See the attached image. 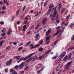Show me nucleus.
<instances>
[{
    "instance_id": "obj_1",
    "label": "nucleus",
    "mask_w": 74,
    "mask_h": 74,
    "mask_svg": "<svg viewBox=\"0 0 74 74\" xmlns=\"http://www.w3.org/2000/svg\"><path fill=\"white\" fill-rule=\"evenodd\" d=\"M57 6L55 7L54 8H53L52 12H51V14L52 13L53 11H54V12L53 13V14H54V15H58V12H57Z\"/></svg>"
},
{
    "instance_id": "obj_2",
    "label": "nucleus",
    "mask_w": 74,
    "mask_h": 74,
    "mask_svg": "<svg viewBox=\"0 0 74 74\" xmlns=\"http://www.w3.org/2000/svg\"><path fill=\"white\" fill-rule=\"evenodd\" d=\"M31 56H28L27 57H26L25 58H24L23 57H22L21 58V59L19 60L18 61L17 63H19L20 62L22 61V60H23V61H25V60H27L28 58H29L30 57H31Z\"/></svg>"
},
{
    "instance_id": "obj_3",
    "label": "nucleus",
    "mask_w": 74,
    "mask_h": 74,
    "mask_svg": "<svg viewBox=\"0 0 74 74\" xmlns=\"http://www.w3.org/2000/svg\"><path fill=\"white\" fill-rule=\"evenodd\" d=\"M12 59H10L9 60V61H7L6 62V66H9L11 64V63H12Z\"/></svg>"
},
{
    "instance_id": "obj_4",
    "label": "nucleus",
    "mask_w": 74,
    "mask_h": 74,
    "mask_svg": "<svg viewBox=\"0 0 74 74\" xmlns=\"http://www.w3.org/2000/svg\"><path fill=\"white\" fill-rule=\"evenodd\" d=\"M40 35H39V34H36L35 36V37L36 38V39H35V41H38V40H39L40 38Z\"/></svg>"
},
{
    "instance_id": "obj_5",
    "label": "nucleus",
    "mask_w": 74,
    "mask_h": 74,
    "mask_svg": "<svg viewBox=\"0 0 74 74\" xmlns=\"http://www.w3.org/2000/svg\"><path fill=\"white\" fill-rule=\"evenodd\" d=\"M54 15V14H53L52 15V14L51 13L50 15V18H52L51 20L52 21H54V19H55V18H56V15Z\"/></svg>"
},
{
    "instance_id": "obj_6",
    "label": "nucleus",
    "mask_w": 74,
    "mask_h": 74,
    "mask_svg": "<svg viewBox=\"0 0 74 74\" xmlns=\"http://www.w3.org/2000/svg\"><path fill=\"white\" fill-rule=\"evenodd\" d=\"M73 63L72 61H70L66 64V68L67 69L71 65V64Z\"/></svg>"
},
{
    "instance_id": "obj_7",
    "label": "nucleus",
    "mask_w": 74,
    "mask_h": 74,
    "mask_svg": "<svg viewBox=\"0 0 74 74\" xmlns=\"http://www.w3.org/2000/svg\"><path fill=\"white\" fill-rule=\"evenodd\" d=\"M29 47L30 48V49H34L35 48V46L33 45V44H31L30 45H29Z\"/></svg>"
},
{
    "instance_id": "obj_8",
    "label": "nucleus",
    "mask_w": 74,
    "mask_h": 74,
    "mask_svg": "<svg viewBox=\"0 0 74 74\" xmlns=\"http://www.w3.org/2000/svg\"><path fill=\"white\" fill-rule=\"evenodd\" d=\"M51 28L49 29L48 31H47L46 33V35L47 36H48V35H49V33H51Z\"/></svg>"
},
{
    "instance_id": "obj_9",
    "label": "nucleus",
    "mask_w": 74,
    "mask_h": 74,
    "mask_svg": "<svg viewBox=\"0 0 74 74\" xmlns=\"http://www.w3.org/2000/svg\"><path fill=\"white\" fill-rule=\"evenodd\" d=\"M48 21V18H43L42 21V23H43V24H45V23H46V21Z\"/></svg>"
},
{
    "instance_id": "obj_10",
    "label": "nucleus",
    "mask_w": 74,
    "mask_h": 74,
    "mask_svg": "<svg viewBox=\"0 0 74 74\" xmlns=\"http://www.w3.org/2000/svg\"><path fill=\"white\" fill-rule=\"evenodd\" d=\"M24 66H25V64H24V63H23V62L22 63L19 65V69H22V68H23V67H24Z\"/></svg>"
},
{
    "instance_id": "obj_11",
    "label": "nucleus",
    "mask_w": 74,
    "mask_h": 74,
    "mask_svg": "<svg viewBox=\"0 0 74 74\" xmlns=\"http://www.w3.org/2000/svg\"><path fill=\"white\" fill-rule=\"evenodd\" d=\"M59 32H60V31H57L56 33H55L53 35L52 38H53V37H55V36H57V35H58V34L59 33Z\"/></svg>"
},
{
    "instance_id": "obj_12",
    "label": "nucleus",
    "mask_w": 74,
    "mask_h": 74,
    "mask_svg": "<svg viewBox=\"0 0 74 74\" xmlns=\"http://www.w3.org/2000/svg\"><path fill=\"white\" fill-rule=\"evenodd\" d=\"M44 68H45V66H43L42 68L40 69L39 71H37V73L38 74H39L40 73V71H43L44 69Z\"/></svg>"
},
{
    "instance_id": "obj_13",
    "label": "nucleus",
    "mask_w": 74,
    "mask_h": 74,
    "mask_svg": "<svg viewBox=\"0 0 74 74\" xmlns=\"http://www.w3.org/2000/svg\"><path fill=\"white\" fill-rule=\"evenodd\" d=\"M73 49H74V46L68 49V51H72V50H73Z\"/></svg>"
},
{
    "instance_id": "obj_14",
    "label": "nucleus",
    "mask_w": 74,
    "mask_h": 74,
    "mask_svg": "<svg viewBox=\"0 0 74 74\" xmlns=\"http://www.w3.org/2000/svg\"><path fill=\"white\" fill-rule=\"evenodd\" d=\"M34 58V57H32L30 58L29 59H28V60H27L26 61H25V63H27L30 61L32 59H33Z\"/></svg>"
},
{
    "instance_id": "obj_15",
    "label": "nucleus",
    "mask_w": 74,
    "mask_h": 74,
    "mask_svg": "<svg viewBox=\"0 0 74 74\" xmlns=\"http://www.w3.org/2000/svg\"><path fill=\"white\" fill-rule=\"evenodd\" d=\"M51 36L50 35V37L49 36H47L46 37V41H48V40H49L50 39H51Z\"/></svg>"
},
{
    "instance_id": "obj_16",
    "label": "nucleus",
    "mask_w": 74,
    "mask_h": 74,
    "mask_svg": "<svg viewBox=\"0 0 74 74\" xmlns=\"http://www.w3.org/2000/svg\"><path fill=\"white\" fill-rule=\"evenodd\" d=\"M27 26V25H23V28L22 29V31H24L25 30V29L27 28V27H26Z\"/></svg>"
},
{
    "instance_id": "obj_17",
    "label": "nucleus",
    "mask_w": 74,
    "mask_h": 74,
    "mask_svg": "<svg viewBox=\"0 0 74 74\" xmlns=\"http://www.w3.org/2000/svg\"><path fill=\"white\" fill-rule=\"evenodd\" d=\"M53 7H54L53 4H50L49 6V9H50L51 10L52 8H53Z\"/></svg>"
},
{
    "instance_id": "obj_18",
    "label": "nucleus",
    "mask_w": 74,
    "mask_h": 74,
    "mask_svg": "<svg viewBox=\"0 0 74 74\" xmlns=\"http://www.w3.org/2000/svg\"><path fill=\"white\" fill-rule=\"evenodd\" d=\"M63 56H60L58 57V61H60V62H60V60H61V59H62V57H63Z\"/></svg>"
},
{
    "instance_id": "obj_19",
    "label": "nucleus",
    "mask_w": 74,
    "mask_h": 74,
    "mask_svg": "<svg viewBox=\"0 0 74 74\" xmlns=\"http://www.w3.org/2000/svg\"><path fill=\"white\" fill-rule=\"evenodd\" d=\"M21 57V56H15L14 58L16 59L17 60L20 59V57Z\"/></svg>"
},
{
    "instance_id": "obj_20",
    "label": "nucleus",
    "mask_w": 74,
    "mask_h": 74,
    "mask_svg": "<svg viewBox=\"0 0 74 74\" xmlns=\"http://www.w3.org/2000/svg\"><path fill=\"white\" fill-rule=\"evenodd\" d=\"M62 3H60V4L59 5V7H58V10H59V12L60 11V8L62 7Z\"/></svg>"
},
{
    "instance_id": "obj_21",
    "label": "nucleus",
    "mask_w": 74,
    "mask_h": 74,
    "mask_svg": "<svg viewBox=\"0 0 74 74\" xmlns=\"http://www.w3.org/2000/svg\"><path fill=\"white\" fill-rule=\"evenodd\" d=\"M36 68L37 69H40V68H41V65H40V64H38L36 66Z\"/></svg>"
},
{
    "instance_id": "obj_22",
    "label": "nucleus",
    "mask_w": 74,
    "mask_h": 74,
    "mask_svg": "<svg viewBox=\"0 0 74 74\" xmlns=\"http://www.w3.org/2000/svg\"><path fill=\"white\" fill-rule=\"evenodd\" d=\"M51 11V9H49L47 12L46 13V14H47V15H48L49 13H50Z\"/></svg>"
},
{
    "instance_id": "obj_23",
    "label": "nucleus",
    "mask_w": 74,
    "mask_h": 74,
    "mask_svg": "<svg viewBox=\"0 0 74 74\" xmlns=\"http://www.w3.org/2000/svg\"><path fill=\"white\" fill-rule=\"evenodd\" d=\"M5 41L4 40H3L2 41L0 42V47H1L2 46V44H3V42Z\"/></svg>"
},
{
    "instance_id": "obj_24",
    "label": "nucleus",
    "mask_w": 74,
    "mask_h": 74,
    "mask_svg": "<svg viewBox=\"0 0 74 74\" xmlns=\"http://www.w3.org/2000/svg\"><path fill=\"white\" fill-rule=\"evenodd\" d=\"M32 42V41H29L28 42H27V43L26 44L25 46L26 47H28V45H29V44H30V43H31Z\"/></svg>"
},
{
    "instance_id": "obj_25",
    "label": "nucleus",
    "mask_w": 74,
    "mask_h": 74,
    "mask_svg": "<svg viewBox=\"0 0 74 74\" xmlns=\"http://www.w3.org/2000/svg\"><path fill=\"white\" fill-rule=\"evenodd\" d=\"M43 58H44V56H39V60H41Z\"/></svg>"
},
{
    "instance_id": "obj_26",
    "label": "nucleus",
    "mask_w": 74,
    "mask_h": 74,
    "mask_svg": "<svg viewBox=\"0 0 74 74\" xmlns=\"http://www.w3.org/2000/svg\"><path fill=\"white\" fill-rule=\"evenodd\" d=\"M57 57H58L57 56H55L54 57H52L51 58V59H53V60L55 59H56V58H57Z\"/></svg>"
},
{
    "instance_id": "obj_27",
    "label": "nucleus",
    "mask_w": 74,
    "mask_h": 74,
    "mask_svg": "<svg viewBox=\"0 0 74 74\" xmlns=\"http://www.w3.org/2000/svg\"><path fill=\"white\" fill-rule=\"evenodd\" d=\"M5 28H3V29L1 30V32H5L6 30L5 29Z\"/></svg>"
},
{
    "instance_id": "obj_28",
    "label": "nucleus",
    "mask_w": 74,
    "mask_h": 74,
    "mask_svg": "<svg viewBox=\"0 0 74 74\" xmlns=\"http://www.w3.org/2000/svg\"><path fill=\"white\" fill-rule=\"evenodd\" d=\"M57 30V31H60V32H59V33H60V32H61V30L60 29L59 30H59V29H60V27H59V26H58V27L56 28Z\"/></svg>"
},
{
    "instance_id": "obj_29",
    "label": "nucleus",
    "mask_w": 74,
    "mask_h": 74,
    "mask_svg": "<svg viewBox=\"0 0 74 74\" xmlns=\"http://www.w3.org/2000/svg\"><path fill=\"white\" fill-rule=\"evenodd\" d=\"M42 42H43V40L42 39H41L39 42V44H42Z\"/></svg>"
},
{
    "instance_id": "obj_30",
    "label": "nucleus",
    "mask_w": 74,
    "mask_h": 74,
    "mask_svg": "<svg viewBox=\"0 0 74 74\" xmlns=\"http://www.w3.org/2000/svg\"><path fill=\"white\" fill-rule=\"evenodd\" d=\"M66 52H64V53H62L60 55V56H65V55H66Z\"/></svg>"
},
{
    "instance_id": "obj_31",
    "label": "nucleus",
    "mask_w": 74,
    "mask_h": 74,
    "mask_svg": "<svg viewBox=\"0 0 74 74\" xmlns=\"http://www.w3.org/2000/svg\"><path fill=\"white\" fill-rule=\"evenodd\" d=\"M11 46H8L5 49V50H7L8 49H10Z\"/></svg>"
},
{
    "instance_id": "obj_32",
    "label": "nucleus",
    "mask_w": 74,
    "mask_h": 74,
    "mask_svg": "<svg viewBox=\"0 0 74 74\" xmlns=\"http://www.w3.org/2000/svg\"><path fill=\"white\" fill-rule=\"evenodd\" d=\"M19 14V12H18V11H16V16H18Z\"/></svg>"
},
{
    "instance_id": "obj_33",
    "label": "nucleus",
    "mask_w": 74,
    "mask_h": 74,
    "mask_svg": "<svg viewBox=\"0 0 74 74\" xmlns=\"http://www.w3.org/2000/svg\"><path fill=\"white\" fill-rule=\"evenodd\" d=\"M23 49V47H19L18 48V51H21V49Z\"/></svg>"
},
{
    "instance_id": "obj_34",
    "label": "nucleus",
    "mask_w": 74,
    "mask_h": 74,
    "mask_svg": "<svg viewBox=\"0 0 74 74\" xmlns=\"http://www.w3.org/2000/svg\"><path fill=\"white\" fill-rule=\"evenodd\" d=\"M43 50V48H40L39 49V52L40 51H42Z\"/></svg>"
},
{
    "instance_id": "obj_35",
    "label": "nucleus",
    "mask_w": 74,
    "mask_h": 74,
    "mask_svg": "<svg viewBox=\"0 0 74 74\" xmlns=\"http://www.w3.org/2000/svg\"><path fill=\"white\" fill-rule=\"evenodd\" d=\"M73 40H74V35H73L71 38V41H73Z\"/></svg>"
},
{
    "instance_id": "obj_36",
    "label": "nucleus",
    "mask_w": 74,
    "mask_h": 74,
    "mask_svg": "<svg viewBox=\"0 0 74 74\" xmlns=\"http://www.w3.org/2000/svg\"><path fill=\"white\" fill-rule=\"evenodd\" d=\"M56 17L55 18L56 19H57L59 18V17L58 16V14L57 13V14L56 15Z\"/></svg>"
},
{
    "instance_id": "obj_37",
    "label": "nucleus",
    "mask_w": 74,
    "mask_h": 74,
    "mask_svg": "<svg viewBox=\"0 0 74 74\" xmlns=\"http://www.w3.org/2000/svg\"><path fill=\"white\" fill-rule=\"evenodd\" d=\"M67 59V56H66L63 59V60L65 61Z\"/></svg>"
},
{
    "instance_id": "obj_38",
    "label": "nucleus",
    "mask_w": 74,
    "mask_h": 74,
    "mask_svg": "<svg viewBox=\"0 0 74 74\" xmlns=\"http://www.w3.org/2000/svg\"><path fill=\"white\" fill-rule=\"evenodd\" d=\"M6 8L4 6V5H3L2 8V10H4Z\"/></svg>"
},
{
    "instance_id": "obj_39",
    "label": "nucleus",
    "mask_w": 74,
    "mask_h": 74,
    "mask_svg": "<svg viewBox=\"0 0 74 74\" xmlns=\"http://www.w3.org/2000/svg\"><path fill=\"white\" fill-rule=\"evenodd\" d=\"M25 20V19H26V20L27 21L29 20V18L27 17V16L25 17V18H24Z\"/></svg>"
},
{
    "instance_id": "obj_40",
    "label": "nucleus",
    "mask_w": 74,
    "mask_h": 74,
    "mask_svg": "<svg viewBox=\"0 0 74 74\" xmlns=\"http://www.w3.org/2000/svg\"><path fill=\"white\" fill-rule=\"evenodd\" d=\"M14 69H18V66L16 65L14 67Z\"/></svg>"
},
{
    "instance_id": "obj_41",
    "label": "nucleus",
    "mask_w": 74,
    "mask_h": 74,
    "mask_svg": "<svg viewBox=\"0 0 74 74\" xmlns=\"http://www.w3.org/2000/svg\"><path fill=\"white\" fill-rule=\"evenodd\" d=\"M29 66H27L25 68V69H24V70H27L28 68H29Z\"/></svg>"
},
{
    "instance_id": "obj_42",
    "label": "nucleus",
    "mask_w": 74,
    "mask_h": 74,
    "mask_svg": "<svg viewBox=\"0 0 74 74\" xmlns=\"http://www.w3.org/2000/svg\"><path fill=\"white\" fill-rule=\"evenodd\" d=\"M48 0L47 1H46L44 4V6H45L47 4V3H48Z\"/></svg>"
},
{
    "instance_id": "obj_43",
    "label": "nucleus",
    "mask_w": 74,
    "mask_h": 74,
    "mask_svg": "<svg viewBox=\"0 0 74 74\" xmlns=\"http://www.w3.org/2000/svg\"><path fill=\"white\" fill-rule=\"evenodd\" d=\"M40 45V44L37 45L36 46H35V48H37V47H39Z\"/></svg>"
},
{
    "instance_id": "obj_44",
    "label": "nucleus",
    "mask_w": 74,
    "mask_h": 74,
    "mask_svg": "<svg viewBox=\"0 0 74 74\" xmlns=\"http://www.w3.org/2000/svg\"><path fill=\"white\" fill-rule=\"evenodd\" d=\"M33 27H34V25H32L31 27L29 28V30H31V29H33Z\"/></svg>"
},
{
    "instance_id": "obj_45",
    "label": "nucleus",
    "mask_w": 74,
    "mask_h": 74,
    "mask_svg": "<svg viewBox=\"0 0 74 74\" xmlns=\"http://www.w3.org/2000/svg\"><path fill=\"white\" fill-rule=\"evenodd\" d=\"M38 14V12H37V13L36 14L35 16H34V17H36V16H38V15H39V14Z\"/></svg>"
},
{
    "instance_id": "obj_46",
    "label": "nucleus",
    "mask_w": 74,
    "mask_h": 74,
    "mask_svg": "<svg viewBox=\"0 0 74 74\" xmlns=\"http://www.w3.org/2000/svg\"><path fill=\"white\" fill-rule=\"evenodd\" d=\"M8 68L5 69V73H7V72H8Z\"/></svg>"
},
{
    "instance_id": "obj_47",
    "label": "nucleus",
    "mask_w": 74,
    "mask_h": 74,
    "mask_svg": "<svg viewBox=\"0 0 74 74\" xmlns=\"http://www.w3.org/2000/svg\"><path fill=\"white\" fill-rule=\"evenodd\" d=\"M32 33V31L30 30L29 32H28L27 34H30Z\"/></svg>"
},
{
    "instance_id": "obj_48",
    "label": "nucleus",
    "mask_w": 74,
    "mask_h": 74,
    "mask_svg": "<svg viewBox=\"0 0 74 74\" xmlns=\"http://www.w3.org/2000/svg\"><path fill=\"white\" fill-rule=\"evenodd\" d=\"M34 54V53H31L29 55H28V56H33Z\"/></svg>"
},
{
    "instance_id": "obj_49",
    "label": "nucleus",
    "mask_w": 74,
    "mask_h": 74,
    "mask_svg": "<svg viewBox=\"0 0 74 74\" xmlns=\"http://www.w3.org/2000/svg\"><path fill=\"white\" fill-rule=\"evenodd\" d=\"M5 36V33H3V34H2V35L1 36H2V37H4Z\"/></svg>"
},
{
    "instance_id": "obj_50",
    "label": "nucleus",
    "mask_w": 74,
    "mask_h": 74,
    "mask_svg": "<svg viewBox=\"0 0 74 74\" xmlns=\"http://www.w3.org/2000/svg\"><path fill=\"white\" fill-rule=\"evenodd\" d=\"M62 23V25H64L65 23H64V21H63L61 23Z\"/></svg>"
},
{
    "instance_id": "obj_51",
    "label": "nucleus",
    "mask_w": 74,
    "mask_h": 74,
    "mask_svg": "<svg viewBox=\"0 0 74 74\" xmlns=\"http://www.w3.org/2000/svg\"><path fill=\"white\" fill-rule=\"evenodd\" d=\"M5 3L7 5V7H8V5H9V3L8 2H6Z\"/></svg>"
},
{
    "instance_id": "obj_52",
    "label": "nucleus",
    "mask_w": 74,
    "mask_h": 74,
    "mask_svg": "<svg viewBox=\"0 0 74 74\" xmlns=\"http://www.w3.org/2000/svg\"><path fill=\"white\" fill-rule=\"evenodd\" d=\"M73 26V24L71 23V24L69 25V26L70 27H72V26Z\"/></svg>"
},
{
    "instance_id": "obj_53",
    "label": "nucleus",
    "mask_w": 74,
    "mask_h": 74,
    "mask_svg": "<svg viewBox=\"0 0 74 74\" xmlns=\"http://www.w3.org/2000/svg\"><path fill=\"white\" fill-rule=\"evenodd\" d=\"M7 3V0H4L3 1V3Z\"/></svg>"
},
{
    "instance_id": "obj_54",
    "label": "nucleus",
    "mask_w": 74,
    "mask_h": 74,
    "mask_svg": "<svg viewBox=\"0 0 74 74\" xmlns=\"http://www.w3.org/2000/svg\"><path fill=\"white\" fill-rule=\"evenodd\" d=\"M68 58L69 59V60H71L73 59V58H71V56H69V57H68Z\"/></svg>"
},
{
    "instance_id": "obj_55",
    "label": "nucleus",
    "mask_w": 74,
    "mask_h": 74,
    "mask_svg": "<svg viewBox=\"0 0 74 74\" xmlns=\"http://www.w3.org/2000/svg\"><path fill=\"white\" fill-rule=\"evenodd\" d=\"M49 42H50V40L48 41L47 42H46L45 43L47 45V44H48Z\"/></svg>"
},
{
    "instance_id": "obj_56",
    "label": "nucleus",
    "mask_w": 74,
    "mask_h": 74,
    "mask_svg": "<svg viewBox=\"0 0 74 74\" xmlns=\"http://www.w3.org/2000/svg\"><path fill=\"white\" fill-rule=\"evenodd\" d=\"M13 44L14 45H16V44H17V43L16 42H13Z\"/></svg>"
},
{
    "instance_id": "obj_57",
    "label": "nucleus",
    "mask_w": 74,
    "mask_h": 74,
    "mask_svg": "<svg viewBox=\"0 0 74 74\" xmlns=\"http://www.w3.org/2000/svg\"><path fill=\"white\" fill-rule=\"evenodd\" d=\"M69 22H67L66 24L65 25V27H66V26H67V25H68V24H69Z\"/></svg>"
},
{
    "instance_id": "obj_58",
    "label": "nucleus",
    "mask_w": 74,
    "mask_h": 74,
    "mask_svg": "<svg viewBox=\"0 0 74 74\" xmlns=\"http://www.w3.org/2000/svg\"><path fill=\"white\" fill-rule=\"evenodd\" d=\"M9 32H10V33H12V31L10 29L9 30Z\"/></svg>"
},
{
    "instance_id": "obj_59",
    "label": "nucleus",
    "mask_w": 74,
    "mask_h": 74,
    "mask_svg": "<svg viewBox=\"0 0 74 74\" xmlns=\"http://www.w3.org/2000/svg\"><path fill=\"white\" fill-rule=\"evenodd\" d=\"M7 34L8 36H10V33L9 31L7 32Z\"/></svg>"
},
{
    "instance_id": "obj_60",
    "label": "nucleus",
    "mask_w": 74,
    "mask_h": 74,
    "mask_svg": "<svg viewBox=\"0 0 74 74\" xmlns=\"http://www.w3.org/2000/svg\"><path fill=\"white\" fill-rule=\"evenodd\" d=\"M0 24H1V25H2L3 24V25H4V23L3 22H0Z\"/></svg>"
},
{
    "instance_id": "obj_61",
    "label": "nucleus",
    "mask_w": 74,
    "mask_h": 74,
    "mask_svg": "<svg viewBox=\"0 0 74 74\" xmlns=\"http://www.w3.org/2000/svg\"><path fill=\"white\" fill-rule=\"evenodd\" d=\"M24 73V71H22L20 72V74H23Z\"/></svg>"
},
{
    "instance_id": "obj_62",
    "label": "nucleus",
    "mask_w": 74,
    "mask_h": 74,
    "mask_svg": "<svg viewBox=\"0 0 74 74\" xmlns=\"http://www.w3.org/2000/svg\"><path fill=\"white\" fill-rule=\"evenodd\" d=\"M0 4L1 5H3V3L2 1H0Z\"/></svg>"
},
{
    "instance_id": "obj_63",
    "label": "nucleus",
    "mask_w": 74,
    "mask_h": 74,
    "mask_svg": "<svg viewBox=\"0 0 74 74\" xmlns=\"http://www.w3.org/2000/svg\"><path fill=\"white\" fill-rule=\"evenodd\" d=\"M45 54H49V51H47V52H45Z\"/></svg>"
},
{
    "instance_id": "obj_64",
    "label": "nucleus",
    "mask_w": 74,
    "mask_h": 74,
    "mask_svg": "<svg viewBox=\"0 0 74 74\" xmlns=\"http://www.w3.org/2000/svg\"><path fill=\"white\" fill-rule=\"evenodd\" d=\"M27 23V20H25V21L24 22L25 24H26Z\"/></svg>"
}]
</instances>
